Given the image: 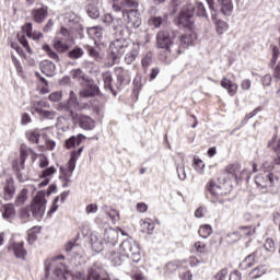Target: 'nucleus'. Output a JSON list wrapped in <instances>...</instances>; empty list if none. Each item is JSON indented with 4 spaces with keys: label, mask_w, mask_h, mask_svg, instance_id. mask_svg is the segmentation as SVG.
Instances as JSON below:
<instances>
[{
    "label": "nucleus",
    "mask_w": 280,
    "mask_h": 280,
    "mask_svg": "<svg viewBox=\"0 0 280 280\" xmlns=\"http://www.w3.org/2000/svg\"><path fill=\"white\" fill-rule=\"evenodd\" d=\"M98 88L93 82H89L88 85L81 91V97H95L98 93Z\"/></svg>",
    "instance_id": "aec40b11"
},
{
    "label": "nucleus",
    "mask_w": 280,
    "mask_h": 280,
    "mask_svg": "<svg viewBox=\"0 0 280 280\" xmlns=\"http://www.w3.org/2000/svg\"><path fill=\"white\" fill-rule=\"evenodd\" d=\"M65 259L63 255L57 256L51 260L45 261V275L49 277V271L52 270V275L57 280H110V277L106 275L102 269L93 267L89 270L86 278L82 277V273H77L75 276L67 271L65 265L58 267V260Z\"/></svg>",
    "instance_id": "f257e3e1"
},
{
    "label": "nucleus",
    "mask_w": 280,
    "mask_h": 280,
    "mask_svg": "<svg viewBox=\"0 0 280 280\" xmlns=\"http://www.w3.org/2000/svg\"><path fill=\"white\" fill-rule=\"evenodd\" d=\"M103 81H104V89H106L107 91H110L113 95H117V93L113 89V74H110V72L103 73Z\"/></svg>",
    "instance_id": "c756f323"
},
{
    "label": "nucleus",
    "mask_w": 280,
    "mask_h": 280,
    "mask_svg": "<svg viewBox=\"0 0 280 280\" xmlns=\"http://www.w3.org/2000/svg\"><path fill=\"white\" fill-rule=\"evenodd\" d=\"M72 121L73 124H79L82 130H93L95 128V120L91 117L82 114H72Z\"/></svg>",
    "instance_id": "9d476101"
},
{
    "label": "nucleus",
    "mask_w": 280,
    "mask_h": 280,
    "mask_svg": "<svg viewBox=\"0 0 280 280\" xmlns=\"http://www.w3.org/2000/svg\"><path fill=\"white\" fill-rule=\"evenodd\" d=\"M192 167H195V170H196V172H198V174L205 173V162H202V160H200L198 158L194 159Z\"/></svg>",
    "instance_id": "a18cd8bd"
},
{
    "label": "nucleus",
    "mask_w": 280,
    "mask_h": 280,
    "mask_svg": "<svg viewBox=\"0 0 280 280\" xmlns=\"http://www.w3.org/2000/svg\"><path fill=\"white\" fill-rule=\"evenodd\" d=\"M206 3L209 5L210 10H213L214 12H222L224 16H231L233 14V2L231 0H218V5L215 9V2L213 0H205Z\"/></svg>",
    "instance_id": "423d86ee"
},
{
    "label": "nucleus",
    "mask_w": 280,
    "mask_h": 280,
    "mask_svg": "<svg viewBox=\"0 0 280 280\" xmlns=\"http://www.w3.org/2000/svg\"><path fill=\"white\" fill-rule=\"evenodd\" d=\"M229 276V270L228 269H221L220 271H218L212 280H226V277Z\"/></svg>",
    "instance_id": "6e6d98bb"
},
{
    "label": "nucleus",
    "mask_w": 280,
    "mask_h": 280,
    "mask_svg": "<svg viewBox=\"0 0 280 280\" xmlns=\"http://www.w3.org/2000/svg\"><path fill=\"white\" fill-rule=\"evenodd\" d=\"M215 26H217V33L220 35L224 34V32L229 30V24L224 21H218Z\"/></svg>",
    "instance_id": "3c124183"
},
{
    "label": "nucleus",
    "mask_w": 280,
    "mask_h": 280,
    "mask_svg": "<svg viewBox=\"0 0 280 280\" xmlns=\"http://www.w3.org/2000/svg\"><path fill=\"white\" fill-rule=\"evenodd\" d=\"M182 50L180 46L178 44H175L172 42L160 55V59L162 62H165L166 65H170L174 58H177V56H180Z\"/></svg>",
    "instance_id": "0eeeda50"
},
{
    "label": "nucleus",
    "mask_w": 280,
    "mask_h": 280,
    "mask_svg": "<svg viewBox=\"0 0 280 280\" xmlns=\"http://www.w3.org/2000/svg\"><path fill=\"white\" fill-rule=\"evenodd\" d=\"M57 172L55 166H49L47 168H45L44 171H42L39 178H49L52 175H55Z\"/></svg>",
    "instance_id": "de8ad7c7"
},
{
    "label": "nucleus",
    "mask_w": 280,
    "mask_h": 280,
    "mask_svg": "<svg viewBox=\"0 0 280 280\" xmlns=\"http://www.w3.org/2000/svg\"><path fill=\"white\" fill-rule=\"evenodd\" d=\"M119 250L122 257H129L136 264H139V261L141 260L139 244H137V241L132 238L124 241L119 246Z\"/></svg>",
    "instance_id": "20e7f679"
},
{
    "label": "nucleus",
    "mask_w": 280,
    "mask_h": 280,
    "mask_svg": "<svg viewBox=\"0 0 280 280\" xmlns=\"http://www.w3.org/2000/svg\"><path fill=\"white\" fill-rule=\"evenodd\" d=\"M19 218L22 220V222H30V218H32V209L30 206H26L20 210Z\"/></svg>",
    "instance_id": "e433bc0d"
},
{
    "label": "nucleus",
    "mask_w": 280,
    "mask_h": 280,
    "mask_svg": "<svg viewBox=\"0 0 280 280\" xmlns=\"http://www.w3.org/2000/svg\"><path fill=\"white\" fill-rule=\"evenodd\" d=\"M42 73L44 75H47L48 78H51L54 73H56V63L49 61V60H44L39 65Z\"/></svg>",
    "instance_id": "f3484780"
},
{
    "label": "nucleus",
    "mask_w": 280,
    "mask_h": 280,
    "mask_svg": "<svg viewBox=\"0 0 280 280\" xmlns=\"http://www.w3.org/2000/svg\"><path fill=\"white\" fill-rule=\"evenodd\" d=\"M264 248L267 253H275V241L272 238H267L265 241Z\"/></svg>",
    "instance_id": "4d7b16f0"
},
{
    "label": "nucleus",
    "mask_w": 280,
    "mask_h": 280,
    "mask_svg": "<svg viewBox=\"0 0 280 280\" xmlns=\"http://www.w3.org/2000/svg\"><path fill=\"white\" fill-rule=\"evenodd\" d=\"M31 16L35 23H45V19L49 16V8L43 5L42 8L33 9Z\"/></svg>",
    "instance_id": "4468645a"
},
{
    "label": "nucleus",
    "mask_w": 280,
    "mask_h": 280,
    "mask_svg": "<svg viewBox=\"0 0 280 280\" xmlns=\"http://www.w3.org/2000/svg\"><path fill=\"white\" fill-rule=\"evenodd\" d=\"M194 14L196 16H201L202 19H209V15H207V9H205V3L197 1L195 7L192 8Z\"/></svg>",
    "instance_id": "c85d7f7f"
},
{
    "label": "nucleus",
    "mask_w": 280,
    "mask_h": 280,
    "mask_svg": "<svg viewBox=\"0 0 280 280\" xmlns=\"http://www.w3.org/2000/svg\"><path fill=\"white\" fill-rule=\"evenodd\" d=\"M103 211L108 215V218H110L113 224H117V222H119V212H117V210L109 208L108 206H104Z\"/></svg>",
    "instance_id": "2f4dec72"
},
{
    "label": "nucleus",
    "mask_w": 280,
    "mask_h": 280,
    "mask_svg": "<svg viewBox=\"0 0 280 280\" xmlns=\"http://www.w3.org/2000/svg\"><path fill=\"white\" fill-rule=\"evenodd\" d=\"M139 2L137 0H122L124 8H138Z\"/></svg>",
    "instance_id": "0e129e2a"
},
{
    "label": "nucleus",
    "mask_w": 280,
    "mask_h": 280,
    "mask_svg": "<svg viewBox=\"0 0 280 280\" xmlns=\"http://www.w3.org/2000/svg\"><path fill=\"white\" fill-rule=\"evenodd\" d=\"M54 47L60 54H65V51H69V45H67L66 43H62L60 39H56L54 42Z\"/></svg>",
    "instance_id": "37998d69"
},
{
    "label": "nucleus",
    "mask_w": 280,
    "mask_h": 280,
    "mask_svg": "<svg viewBox=\"0 0 280 280\" xmlns=\"http://www.w3.org/2000/svg\"><path fill=\"white\" fill-rule=\"evenodd\" d=\"M27 160V152L21 150L20 165L13 164L14 170H16V176L20 183H25L27 180V175L23 174L22 170H25V161Z\"/></svg>",
    "instance_id": "ddd939ff"
},
{
    "label": "nucleus",
    "mask_w": 280,
    "mask_h": 280,
    "mask_svg": "<svg viewBox=\"0 0 280 280\" xmlns=\"http://www.w3.org/2000/svg\"><path fill=\"white\" fill-rule=\"evenodd\" d=\"M26 137L31 143H38L40 140V133H38V131H31L26 135Z\"/></svg>",
    "instance_id": "864d4df0"
},
{
    "label": "nucleus",
    "mask_w": 280,
    "mask_h": 280,
    "mask_svg": "<svg viewBox=\"0 0 280 280\" xmlns=\"http://www.w3.org/2000/svg\"><path fill=\"white\" fill-rule=\"evenodd\" d=\"M51 105L45 101H32L31 102V113L34 115V113H38V110H43V108H50Z\"/></svg>",
    "instance_id": "b1692460"
},
{
    "label": "nucleus",
    "mask_w": 280,
    "mask_h": 280,
    "mask_svg": "<svg viewBox=\"0 0 280 280\" xmlns=\"http://www.w3.org/2000/svg\"><path fill=\"white\" fill-rule=\"evenodd\" d=\"M97 205L96 203H90L85 207V213L88 215H91V213H97Z\"/></svg>",
    "instance_id": "e2e57ef3"
},
{
    "label": "nucleus",
    "mask_w": 280,
    "mask_h": 280,
    "mask_svg": "<svg viewBox=\"0 0 280 280\" xmlns=\"http://www.w3.org/2000/svg\"><path fill=\"white\" fill-rule=\"evenodd\" d=\"M261 257V249H256L253 254L248 255L242 262H241V270H246V268H250L259 261Z\"/></svg>",
    "instance_id": "2eb2a0df"
},
{
    "label": "nucleus",
    "mask_w": 280,
    "mask_h": 280,
    "mask_svg": "<svg viewBox=\"0 0 280 280\" xmlns=\"http://www.w3.org/2000/svg\"><path fill=\"white\" fill-rule=\"evenodd\" d=\"M198 233L203 240H207L213 233V228L210 224H203L199 228Z\"/></svg>",
    "instance_id": "f704fd0d"
},
{
    "label": "nucleus",
    "mask_w": 280,
    "mask_h": 280,
    "mask_svg": "<svg viewBox=\"0 0 280 280\" xmlns=\"http://www.w3.org/2000/svg\"><path fill=\"white\" fill-rule=\"evenodd\" d=\"M12 248L18 259H25V255H27V250H25V248L23 247V242L13 243Z\"/></svg>",
    "instance_id": "a878e982"
},
{
    "label": "nucleus",
    "mask_w": 280,
    "mask_h": 280,
    "mask_svg": "<svg viewBox=\"0 0 280 280\" xmlns=\"http://www.w3.org/2000/svg\"><path fill=\"white\" fill-rule=\"evenodd\" d=\"M189 14L185 13V12H182L179 14V23H182L183 25H187V23H189Z\"/></svg>",
    "instance_id": "338daca9"
},
{
    "label": "nucleus",
    "mask_w": 280,
    "mask_h": 280,
    "mask_svg": "<svg viewBox=\"0 0 280 280\" xmlns=\"http://www.w3.org/2000/svg\"><path fill=\"white\" fill-rule=\"evenodd\" d=\"M32 30H33V26H32V23L30 22L22 26V31L24 32V34H26L28 38H32L34 36V33L32 32Z\"/></svg>",
    "instance_id": "13d9d810"
},
{
    "label": "nucleus",
    "mask_w": 280,
    "mask_h": 280,
    "mask_svg": "<svg viewBox=\"0 0 280 280\" xmlns=\"http://www.w3.org/2000/svg\"><path fill=\"white\" fill-rule=\"evenodd\" d=\"M14 194H16V187H14V182L8 180L4 186L3 199L9 202L14 198Z\"/></svg>",
    "instance_id": "6ab92c4d"
},
{
    "label": "nucleus",
    "mask_w": 280,
    "mask_h": 280,
    "mask_svg": "<svg viewBox=\"0 0 280 280\" xmlns=\"http://www.w3.org/2000/svg\"><path fill=\"white\" fill-rule=\"evenodd\" d=\"M149 25L151 27H161L163 25V23H165V20H163V18L161 16H151L148 21Z\"/></svg>",
    "instance_id": "a19ab883"
},
{
    "label": "nucleus",
    "mask_w": 280,
    "mask_h": 280,
    "mask_svg": "<svg viewBox=\"0 0 280 280\" xmlns=\"http://www.w3.org/2000/svg\"><path fill=\"white\" fill-rule=\"evenodd\" d=\"M28 207L31 208V213L35 220H43V215H45V210L47 209L45 191H38Z\"/></svg>",
    "instance_id": "39448f33"
},
{
    "label": "nucleus",
    "mask_w": 280,
    "mask_h": 280,
    "mask_svg": "<svg viewBox=\"0 0 280 280\" xmlns=\"http://www.w3.org/2000/svg\"><path fill=\"white\" fill-rule=\"evenodd\" d=\"M139 57V50L137 48H133L131 51L127 52L125 56V62L126 65H132L135 60Z\"/></svg>",
    "instance_id": "58836bf2"
},
{
    "label": "nucleus",
    "mask_w": 280,
    "mask_h": 280,
    "mask_svg": "<svg viewBox=\"0 0 280 280\" xmlns=\"http://www.w3.org/2000/svg\"><path fill=\"white\" fill-rule=\"evenodd\" d=\"M86 12L90 19H100V9L93 4L88 5Z\"/></svg>",
    "instance_id": "c03bdc74"
},
{
    "label": "nucleus",
    "mask_w": 280,
    "mask_h": 280,
    "mask_svg": "<svg viewBox=\"0 0 280 280\" xmlns=\"http://www.w3.org/2000/svg\"><path fill=\"white\" fill-rule=\"evenodd\" d=\"M221 86L223 89H225L229 93V95H231L233 97V95H235V93H237V84L233 83L231 80L223 78L221 80Z\"/></svg>",
    "instance_id": "4be33fe9"
},
{
    "label": "nucleus",
    "mask_w": 280,
    "mask_h": 280,
    "mask_svg": "<svg viewBox=\"0 0 280 280\" xmlns=\"http://www.w3.org/2000/svg\"><path fill=\"white\" fill-rule=\"evenodd\" d=\"M240 164H230L226 166L225 172L231 176V178L237 179V174H240Z\"/></svg>",
    "instance_id": "72a5a7b5"
},
{
    "label": "nucleus",
    "mask_w": 280,
    "mask_h": 280,
    "mask_svg": "<svg viewBox=\"0 0 280 280\" xmlns=\"http://www.w3.org/2000/svg\"><path fill=\"white\" fill-rule=\"evenodd\" d=\"M260 172H262V174H266V172H268L269 174H272V163L271 162H265L261 164L260 166Z\"/></svg>",
    "instance_id": "052dcab7"
},
{
    "label": "nucleus",
    "mask_w": 280,
    "mask_h": 280,
    "mask_svg": "<svg viewBox=\"0 0 280 280\" xmlns=\"http://www.w3.org/2000/svg\"><path fill=\"white\" fill-rule=\"evenodd\" d=\"M142 68L144 71L152 65V52L147 54L141 60Z\"/></svg>",
    "instance_id": "8fccbe9b"
},
{
    "label": "nucleus",
    "mask_w": 280,
    "mask_h": 280,
    "mask_svg": "<svg viewBox=\"0 0 280 280\" xmlns=\"http://www.w3.org/2000/svg\"><path fill=\"white\" fill-rule=\"evenodd\" d=\"M185 264H187V260H173L165 265L164 270L170 275L178 270V268H185Z\"/></svg>",
    "instance_id": "5701e85b"
},
{
    "label": "nucleus",
    "mask_w": 280,
    "mask_h": 280,
    "mask_svg": "<svg viewBox=\"0 0 280 280\" xmlns=\"http://www.w3.org/2000/svg\"><path fill=\"white\" fill-rule=\"evenodd\" d=\"M2 218L3 220H14V218H16V210L14 209L13 203H7L3 206Z\"/></svg>",
    "instance_id": "412c9836"
},
{
    "label": "nucleus",
    "mask_w": 280,
    "mask_h": 280,
    "mask_svg": "<svg viewBox=\"0 0 280 280\" xmlns=\"http://www.w3.org/2000/svg\"><path fill=\"white\" fill-rule=\"evenodd\" d=\"M194 248L196 253H200L201 255H205L207 253V245L200 241L194 244Z\"/></svg>",
    "instance_id": "603ef678"
},
{
    "label": "nucleus",
    "mask_w": 280,
    "mask_h": 280,
    "mask_svg": "<svg viewBox=\"0 0 280 280\" xmlns=\"http://www.w3.org/2000/svg\"><path fill=\"white\" fill-rule=\"evenodd\" d=\"M266 272H268V267L266 265H260L249 272V277L250 279H259V277H264Z\"/></svg>",
    "instance_id": "cd10ccee"
},
{
    "label": "nucleus",
    "mask_w": 280,
    "mask_h": 280,
    "mask_svg": "<svg viewBox=\"0 0 280 280\" xmlns=\"http://www.w3.org/2000/svg\"><path fill=\"white\" fill-rule=\"evenodd\" d=\"M119 231L121 232V235H126L120 229L115 230L109 228L105 230L103 242H105L106 246H115L117 242H119Z\"/></svg>",
    "instance_id": "9b49d317"
},
{
    "label": "nucleus",
    "mask_w": 280,
    "mask_h": 280,
    "mask_svg": "<svg viewBox=\"0 0 280 280\" xmlns=\"http://www.w3.org/2000/svg\"><path fill=\"white\" fill-rule=\"evenodd\" d=\"M133 91H141V86H143V84L141 83V75H137L133 79Z\"/></svg>",
    "instance_id": "69168bd1"
},
{
    "label": "nucleus",
    "mask_w": 280,
    "mask_h": 280,
    "mask_svg": "<svg viewBox=\"0 0 280 280\" xmlns=\"http://www.w3.org/2000/svg\"><path fill=\"white\" fill-rule=\"evenodd\" d=\"M230 280H242V273L240 271H233L230 273Z\"/></svg>",
    "instance_id": "774afa93"
},
{
    "label": "nucleus",
    "mask_w": 280,
    "mask_h": 280,
    "mask_svg": "<svg viewBox=\"0 0 280 280\" xmlns=\"http://www.w3.org/2000/svg\"><path fill=\"white\" fill-rule=\"evenodd\" d=\"M48 100L50 102H60L62 100V92H52L49 96Z\"/></svg>",
    "instance_id": "680f3d73"
},
{
    "label": "nucleus",
    "mask_w": 280,
    "mask_h": 280,
    "mask_svg": "<svg viewBox=\"0 0 280 280\" xmlns=\"http://www.w3.org/2000/svg\"><path fill=\"white\" fill-rule=\"evenodd\" d=\"M177 170V176L179 178V180H185V178H187V173L185 172V164H178L176 166Z\"/></svg>",
    "instance_id": "5fc2aeb1"
},
{
    "label": "nucleus",
    "mask_w": 280,
    "mask_h": 280,
    "mask_svg": "<svg viewBox=\"0 0 280 280\" xmlns=\"http://www.w3.org/2000/svg\"><path fill=\"white\" fill-rule=\"evenodd\" d=\"M69 58L78 60V58H82L84 56V50L82 48H74L68 52Z\"/></svg>",
    "instance_id": "49530a36"
},
{
    "label": "nucleus",
    "mask_w": 280,
    "mask_h": 280,
    "mask_svg": "<svg viewBox=\"0 0 280 280\" xmlns=\"http://www.w3.org/2000/svg\"><path fill=\"white\" fill-rule=\"evenodd\" d=\"M122 18L126 21L127 30H133L141 27V18H139V11L131 9L122 12Z\"/></svg>",
    "instance_id": "1a4fd4ad"
},
{
    "label": "nucleus",
    "mask_w": 280,
    "mask_h": 280,
    "mask_svg": "<svg viewBox=\"0 0 280 280\" xmlns=\"http://www.w3.org/2000/svg\"><path fill=\"white\" fill-rule=\"evenodd\" d=\"M77 161H78V156H75V154H72L67 165L61 166L59 168V172H60L59 178L61 180H65L66 183H71V176H73V172L75 171Z\"/></svg>",
    "instance_id": "6e6552de"
},
{
    "label": "nucleus",
    "mask_w": 280,
    "mask_h": 280,
    "mask_svg": "<svg viewBox=\"0 0 280 280\" xmlns=\"http://www.w3.org/2000/svg\"><path fill=\"white\" fill-rule=\"evenodd\" d=\"M124 255L116 253V252H110L109 254V259L112 260V264L114 266H121L124 264Z\"/></svg>",
    "instance_id": "ea45409f"
},
{
    "label": "nucleus",
    "mask_w": 280,
    "mask_h": 280,
    "mask_svg": "<svg viewBox=\"0 0 280 280\" xmlns=\"http://www.w3.org/2000/svg\"><path fill=\"white\" fill-rule=\"evenodd\" d=\"M82 139H86V136L80 133L78 137L72 136L68 140H66L67 150H71V148H75V145H80L82 143Z\"/></svg>",
    "instance_id": "393cba45"
},
{
    "label": "nucleus",
    "mask_w": 280,
    "mask_h": 280,
    "mask_svg": "<svg viewBox=\"0 0 280 280\" xmlns=\"http://www.w3.org/2000/svg\"><path fill=\"white\" fill-rule=\"evenodd\" d=\"M116 77L119 86H121V84H130V71L124 70V68H116Z\"/></svg>",
    "instance_id": "a211bd4d"
},
{
    "label": "nucleus",
    "mask_w": 280,
    "mask_h": 280,
    "mask_svg": "<svg viewBox=\"0 0 280 280\" xmlns=\"http://www.w3.org/2000/svg\"><path fill=\"white\" fill-rule=\"evenodd\" d=\"M18 38L26 51H32V48H30V43L27 42V38H25V35H18Z\"/></svg>",
    "instance_id": "bf43d9fd"
},
{
    "label": "nucleus",
    "mask_w": 280,
    "mask_h": 280,
    "mask_svg": "<svg viewBox=\"0 0 280 280\" xmlns=\"http://www.w3.org/2000/svg\"><path fill=\"white\" fill-rule=\"evenodd\" d=\"M126 49H128V42L124 38H118L109 44L108 48V67H113V65H117L124 54H126Z\"/></svg>",
    "instance_id": "7ed1b4c3"
},
{
    "label": "nucleus",
    "mask_w": 280,
    "mask_h": 280,
    "mask_svg": "<svg viewBox=\"0 0 280 280\" xmlns=\"http://www.w3.org/2000/svg\"><path fill=\"white\" fill-rule=\"evenodd\" d=\"M208 191L212 196H224V191H222V187L215 185L213 182L208 183Z\"/></svg>",
    "instance_id": "c9c22d12"
},
{
    "label": "nucleus",
    "mask_w": 280,
    "mask_h": 280,
    "mask_svg": "<svg viewBox=\"0 0 280 280\" xmlns=\"http://www.w3.org/2000/svg\"><path fill=\"white\" fill-rule=\"evenodd\" d=\"M44 51H46L47 56L51 58V60H55V62H60V57L56 51L51 50V47L47 44L43 46Z\"/></svg>",
    "instance_id": "79ce46f5"
},
{
    "label": "nucleus",
    "mask_w": 280,
    "mask_h": 280,
    "mask_svg": "<svg viewBox=\"0 0 280 280\" xmlns=\"http://www.w3.org/2000/svg\"><path fill=\"white\" fill-rule=\"evenodd\" d=\"M88 34L94 40H102V36H104V28H102V26H92L88 30Z\"/></svg>",
    "instance_id": "bb28decb"
},
{
    "label": "nucleus",
    "mask_w": 280,
    "mask_h": 280,
    "mask_svg": "<svg viewBox=\"0 0 280 280\" xmlns=\"http://www.w3.org/2000/svg\"><path fill=\"white\" fill-rule=\"evenodd\" d=\"M37 115H39V117L42 119H56L58 113L55 110H47V109H37Z\"/></svg>",
    "instance_id": "473e14b6"
},
{
    "label": "nucleus",
    "mask_w": 280,
    "mask_h": 280,
    "mask_svg": "<svg viewBox=\"0 0 280 280\" xmlns=\"http://www.w3.org/2000/svg\"><path fill=\"white\" fill-rule=\"evenodd\" d=\"M238 233L240 235H245V237H250L255 233V229L253 226H241Z\"/></svg>",
    "instance_id": "09e8293b"
},
{
    "label": "nucleus",
    "mask_w": 280,
    "mask_h": 280,
    "mask_svg": "<svg viewBox=\"0 0 280 280\" xmlns=\"http://www.w3.org/2000/svg\"><path fill=\"white\" fill-rule=\"evenodd\" d=\"M272 183H275L273 175L269 172L259 173L255 177V184L260 189H268V187H272Z\"/></svg>",
    "instance_id": "f8f14e48"
},
{
    "label": "nucleus",
    "mask_w": 280,
    "mask_h": 280,
    "mask_svg": "<svg viewBox=\"0 0 280 280\" xmlns=\"http://www.w3.org/2000/svg\"><path fill=\"white\" fill-rule=\"evenodd\" d=\"M27 194L28 190L27 188H23L19 195L15 198V205L16 207H21V205H25V202L27 201Z\"/></svg>",
    "instance_id": "4c0bfd02"
},
{
    "label": "nucleus",
    "mask_w": 280,
    "mask_h": 280,
    "mask_svg": "<svg viewBox=\"0 0 280 280\" xmlns=\"http://www.w3.org/2000/svg\"><path fill=\"white\" fill-rule=\"evenodd\" d=\"M86 108H91V105L80 104V102H78V95L73 91H70L67 103L61 102L57 105V110L69 113V117H71V119H73V115H78L75 110H84Z\"/></svg>",
    "instance_id": "f03ea898"
},
{
    "label": "nucleus",
    "mask_w": 280,
    "mask_h": 280,
    "mask_svg": "<svg viewBox=\"0 0 280 280\" xmlns=\"http://www.w3.org/2000/svg\"><path fill=\"white\" fill-rule=\"evenodd\" d=\"M172 43L170 31H160L156 35V45L160 49H165Z\"/></svg>",
    "instance_id": "dca6fc26"
},
{
    "label": "nucleus",
    "mask_w": 280,
    "mask_h": 280,
    "mask_svg": "<svg viewBox=\"0 0 280 280\" xmlns=\"http://www.w3.org/2000/svg\"><path fill=\"white\" fill-rule=\"evenodd\" d=\"M197 38H198V35H196V33L189 32V33L184 34L180 37V43H182V45L189 47V45H194V40H196Z\"/></svg>",
    "instance_id": "7c9ffc66"
}]
</instances>
